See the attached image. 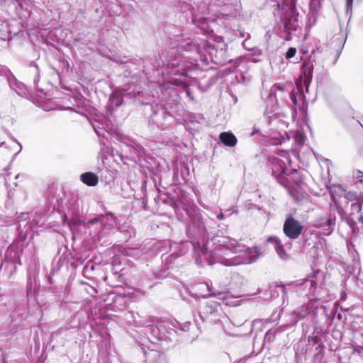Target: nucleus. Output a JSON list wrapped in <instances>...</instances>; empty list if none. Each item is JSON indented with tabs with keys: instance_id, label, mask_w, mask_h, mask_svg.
Instances as JSON below:
<instances>
[{
	"instance_id": "9",
	"label": "nucleus",
	"mask_w": 363,
	"mask_h": 363,
	"mask_svg": "<svg viewBox=\"0 0 363 363\" xmlns=\"http://www.w3.org/2000/svg\"><path fill=\"white\" fill-rule=\"evenodd\" d=\"M220 306L217 303H208L203 308L202 312L200 314L201 318L204 319H211V322H216L217 319L215 318L217 317V315L219 312Z\"/></svg>"
},
{
	"instance_id": "8",
	"label": "nucleus",
	"mask_w": 363,
	"mask_h": 363,
	"mask_svg": "<svg viewBox=\"0 0 363 363\" xmlns=\"http://www.w3.org/2000/svg\"><path fill=\"white\" fill-rule=\"evenodd\" d=\"M284 29L289 34L293 30H297L301 28L298 20V15H295L293 11L287 14L283 19Z\"/></svg>"
},
{
	"instance_id": "31",
	"label": "nucleus",
	"mask_w": 363,
	"mask_h": 363,
	"mask_svg": "<svg viewBox=\"0 0 363 363\" xmlns=\"http://www.w3.org/2000/svg\"><path fill=\"white\" fill-rule=\"evenodd\" d=\"M93 125V128H94V130L95 131V133L98 135H101V133H100V131L99 130V129L94 125Z\"/></svg>"
},
{
	"instance_id": "21",
	"label": "nucleus",
	"mask_w": 363,
	"mask_h": 363,
	"mask_svg": "<svg viewBox=\"0 0 363 363\" xmlns=\"http://www.w3.org/2000/svg\"><path fill=\"white\" fill-rule=\"evenodd\" d=\"M354 177L357 179V184H363V172L357 170L354 174Z\"/></svg>"
},
{
	"instance_id": "15",
	"label": "nucleus",
	"mask_w": 363,
	"mask_h": 363,
	"mask_svg": "<svg viewBox=\"0 0 363 363\" xmlns=\"http://www.w3.org/2000/svg\"><path fill=\"white\" fill-rule=\"evenodd\" d=\"M311 312V309L308 306H304L301 311H295L293 312V315H295L294 320V323H296L299 320H303L306 318Z\"/></svg>"
},
{
	"instance_id": "11",
	"label": "nucleus",
	"mask_w": 363,
	"mask_h": 363,
	"mask_svg": "<svg viewBox=\"0 0 363 363\" xmlns=\"http://www.w3.org/2000/svg\"><path fill=\"white\" fill-rule=\"evenodd\" d=\"M335 221L331 218L322 219L319 223L315 225V227L321 229V232L325 235H329L332 233L334 229Z\"/></svg>"
},
{
	"instance_id": "27",
	"label": "nucleus",
	"mask_w": 363,
	"mask_h": 363,
	"mask_svg": "<svg viewBox=\"0 0 363 363\" xmlns=\"http://www.w3.org/2000/svg\"><path fill=\"white\" fill-rule=\"evenodd\" d=\"M178 169H176L174 172V182L179 183L180 181L178 177Z\"/></svg>"
},
{
	"instance_id": "24",
	"label": "nucleus",
	"mask_w": 363,
	"mask_h": 363,
	"mask_svg": "<svg viewBox=\"0 0 363 363\" xmlns=\"http://www.w3.org/2000/svg\"><path fill=\"white\" fill-rule=\"evenodd\" d=\"M184 91H185V93H186V96H188V97H189L191 101H194V96H193V95H192V94H191V90H190L189 87V86H186L185 85Z\"/></svg>"
},
{
	"instance_id": "1",
	"label": "nucleus",
	"mask_w": 363,
	"mask_h": 363,
	"mask_svg": "<svg viewBox=\"0 0 363 363\" xmlns=\"http://www.w3.org/2000/svg\"><path fill=\"white\" fill-rule=\"evenodd\" d=\"M187 233L194 252L198 255L196 262L203 265L206 260L209 265L220 263L225 266H237L252 264L260 256L257 246L247 247L235 239L216 235L212 238L213 250H208V235L204 222L197 218L188 228Z\"/></svg>"
},
{
	"instance_id": "29",
	"label": "nucleus",
	"mask_w": 363,
	"mask_h": 363,
	"mask_svg": "<svg viewBox=\"0 0 363 363\" xmlns=\"http://www.w3.org/2000/svg\"><path fill=\"white\" fill-rule=\"evenodd\" d=\"M23 88H24V85H23V84H20V85H19V89H21V92H18V94L19 95H22V94H26V92H25V91H24V90H23Z\"/></svg>"
},
{
	"instance_id": "32",
	"label": "nucleus",
	"mask_w": 363,
	"mask_h": 363,
	"mask_svg": "<svg viewBox=\"0 0 363 363\" xmlns=\"http://www.w3.org/2000/svg\"><path fill=\"white\" fill-rule=\"evenodd\" d=\"M17 145H18V146L19 149H18V150L17 151V152L15 154V155H17V154H18V153L21 151V150H22L21 145L19 143H17Z\"/></svg>"
},
{
	"instance_id": "20",
	"label": "nucleus",
	"mask_w": 363,
	"mask_h": 363,
	"mask_svg": "<svg viewBox=\"0 0 363 363\" xmlns=\"http://www.w3.org/2000/svg\"><path fill=\"white\" fill-rule=\"evenodd\" d=\"M86 291L91 296L94 298L96 297V294L98 293V291L94 287L88 285L87 288L86 289Z\"/></svg>"
},
{
	"instance_id": "36",
	"label": "nucleus",
	"mask_w": 363,
	"mask_h": 363,
	"mask_svg": "<svg viewBox=\"0 0 363 363\" xmlns=\"http://www.w3.org/2000/svg\"><path fill=\"white\" fill-rule=\"evenodd\" d=\"M2 145H4V143H1L0 144V146H1Z\"/></svg>"
},
{
	"instance_id": "13",
	"label": "nucleus",
	"mask_w": 363,
	"mask_h": 363,
	"mask_svg": "<svg viewBox=\"0 0 363 363\" xmlns=\"http://www.w3.org/2000/svg\"><path fill=\"white\" fill-rule=\"evenodd\" d=\"M80 180L87 186H95L99 182V177L92 172H85L81 174Z\"/></svg>"
},
{
	"instance_id": "19",
	"label": "nucleus",
	"mask_w": 363,
	"mask_h": 363,
	"mask_svg": "<svg viewBox=\"0 0 363 363\" xmlns=\"http://www.w3.org/2000/svg\"><path fill=\"white\" fill-rule=\"evenodd\" d=\"M296 53V49L294 48H290L286 55H285V57L287 59V60H290L291 58H292L293 57L295 56Z\"/></svg>"
},
{
	"instance_id": "33",
	"label": "nucleus",
	"mask_w": 363,
	"mask_h": 363,
	"mask_svg": "<svg viewBox=\"0 0 363 363\" xmlns=\"http://www.w3.org/2000/svg\"><path fill=\"white\" fill-rule=\"evenodd\" d=\"M201 9H202V13H204L205 11L207 10L206 5L205 4H203Z\"/></svg>"
},
{
	"instance_id": "25",
	"label": "nucleus",
	"mask_w": 363,
	"mask_h": 363,
	"mask_svg": "<svg viewBox=\"0 0 363 363\" xmlns=\"http://www.w3.org/2000/svg\"><path fill=\"white\" fill-rule=\"evenodd\" d=\"M353 0H346V11L348 13L352 11Z\"/></svg>"
},
{
	"instance_id": "5",
	"label": "nucleus",
	"mask_w": 363,
	"mask_h": 363,
	"mask_svg": "<svg viewBox=\"0 0 363 363\" xmlns=\"http://www.w3.org/2000/svg\"><path fill=\"white\" fill-rule=\"evenodd\" d=\"M191 295L196 299H199L222 295V294L217 292L208 283L201 282L192 286V294Z\"/></svg>"
},
{
	"instance_id": "16",
	"label": "nucleus",
	"mask_w": 363,
	"mask_h": 363,
	"mask_svg": "<svg viewBox=\"0 0 363 363\" xmlns=\"http://www.w3.org/2000/svg\"><path fill=\"white\" fill-rule=\"evenodd\" d=\"M273 162H276V164L272 168L273 174H285L286 166L284 162L279 159H273Z\"/></svg>"
},
{
	"instance_id": "4",
	"label": "nucleus",
	"mask_w": 363,
	"mask_h": 363,
	"mask_svg": "<svg viewBox=\"0 0 363 363\" xmlns=\"http://www.w3.org/2000/svg\"><path fill=\"white\" fill-rule=\"evenodd\" d=\"M303 226L291 215H289L283 225L284 235L291 240H296L301 235Z\"/></svg>"
},
{
	"instance_id": "12",
	"label": "nucleus",
	"mask_w": 363,
	"mask_h": 363,
	"mask_svg": "<svg viewBox=\"0 0 363 363\" xmlns=\"http://www.w3.org/2000/svg\"><path fill=\"white\" fill-rule=\"evenodd\" d=\"M123 89L116 90L109 98L110 105L115 107H119L123 103V96L129 95Z\"/></svg>"
},
{
	"instance_id": "23",
	"label": "nucleus",
	"mask_w": 363,
	"mask_h": 363,
	"mask_svg": "<svg viewBox=\"0 0 363 363\" xmlns=\"http://www.w3.org/2000/svg\"><path fill=\"white\" fill-rule=\"evenodd\" d=\"M319 1L318 0H311L310 6L313 10H316L319 7Z\"/></svg>"
},
{
	"instance_id": "17",
	"label": "nucleus",
	"mask_w": 363,
	"mask_h": 363,
	"mask_svg": "<svg viewBox=\"0 0 363 363\" xmlns=\"http://www.w3.org/2000/svg\"><path fill=\"white\" fill-rule=\"evenodd\" d=\"M344 43L345 41H343V39L340 37H334L332 40L331 44H335L337 57L340 55Z\"/></svg>"
},
{
	"instance_id": "30",
	"label": "nucleus",
	"mask_w": 363,
	"mask_h": 363,
	"mask_svg": "<svg viewBox=\"0 0 363 363\" xmlns=\"http://www.w3.org/2000/svg\"><path fill=\"white\" fill-rule=\"evenodd\" d=\"M275 87L278 89L279 91H283L284 90V87L282 85L278 84L276 85Z\"/></svg>"
},
{
	"instance_id": "10",
	"label": "nucleus",
	"mask_w": 363,
	"mask_h": 363,
	"mask_svg": "<svg viewBox=\"0 0 363 363\" xmlns=\"http://www.w3.org/2000/svg\"><path fill=\"white\" fill-rule=\"evenodd\" d=\"M267 242L272 243L278 255V256L283 260H287L289 255L286 252L284 249L283 245L280 239L276 236H269L267 238Z\"/></svg>"
},
{
	"instance_id": "7",
	"label": "nucleus",
	"mask_w": 363,
	"mask_h": 363,
	"mask_svg": "<svg viewBox=\"0 0 363 363\" xmlns=\"http://www.w3.org/2000/svg\"><path fill=\"white\" fill-rule=\"evenodd\" d=\"M313 70V61L311 60V56L308 60H304L301 66V77H303V82L308 90V85L310 84Z\"/></svg>"
},
{
	"instance_id": "14",
	"label": "nucleus",
	"mask_w": 363,
	"mask_h": 363,
	"mask_svg": "<svg viewBox=\"0 0 363 363\" xmlns=\"http://www.w3.org/2000/svg\"><path fill=\"white\" fill-rule=\"evenodd\" d=\"M220 140L226 146L233 147L237 144L236 137L230 132H223L220 134Z\"/></svg>"
},
{
	"instance_id": "2",
	"label": "nucleus",
	"mask_w": 363,
	"mask_h": 363,
	"mask_svg": "<svg viewBox=\"0 0 363 363\" xmlns=\"http://www.w3.org/2000/svg\"><path fill=\"white\" fill-rule=\"evenodd\" d=\"M184 50L182 49V45L178 48H171L164 55L161 57L162 65L158 63L157 67H166V69L177 68L172 71H166V80L168 84L174 86L182 84L186 85L187 77L192 78L191 72L199 66L195 61L190 60L185 57L187 55Z\"/></svg>"
},
{
	"instance_id": "3",
	"label": "nucleus",
	"mask_w": 363,
	"mask_h": 363,
	"mask_svg": "<svg viewBox=\"0 0 363 363\" xmlns=\"http://www.w3.org/2000/svg\"><path fill=\"white\" fill-rule=\"evenodd\" d=\"M225 43L210 45L203 42L202 45H197L192 40L184 41L182 49L184 50L187 55L185 57L190 60L198 61L208 65L210 62L218 65H225L228 62H232L227 55V48Z\"/></svg>"
},
{
	"instance_id": "18",
	"label": "nucleus",
	"mask_w": 363,
	"mask_h": 363,
	"mask_svg": "<svg viewBox=\"0 0 363 363\" xmlns=\"http://www.w3.org/2000/svg\"><path fill=\"white\" fill-rule=\"evenodd\" d=\"M299 95V96L301 98H302L303 96V94L301 93L300 90L298 88H297L296 90L294 89L293 91H291L290 93V98H291V100L292 101L294 105L296 106L297 105V103H298V101H297V96Z\"/></svg>"
},
{
	"instance_id": "6",
	"label": "nucleus",
	"mask_w": 363,
	"mask_h": 363,
	"mask_svg": "<svg viewBox=\"0 0 363 363\" xmlns=\"http://www.w3.org/2000/svg\"><path fill=\"white\" fill-rule=\"evenodd\" d=\"M317 272H313L306 279L301 281L298 285L303 286L306 291L305 295L308 296L313 294L317 288Z\"/></svg>"
},
{
	"instance_id": "34",
	"label": "nucleus",
	"mask_w": 363,
	"mask_h": 363,
	"mask_svg": "<svg viewBox=\"0 0 363 363\" xmlns=\"http://www.w3.org/2000/svg\"><path fill=\"white\" fill-rule=\"evenodd\" d=\"M217 217H218V218L219 220H222V219H223L224 216H223V213H220V214L218 215V216H217Z\"/></svg>"
},
{
	"instance_id": "26",
	"label": "nucleus",
	"mask_w": 363,
	"mask_h": 363,
	"mask_svg": "<svg viewBox=\"0 0 363 363\" xmlns=\"http://www.w3.org/2000/svg\"><path fill=\"white\" fill-rule=\"evenodd\" d=\"M184 172H186L188 174V172H189V169H188V167H184V168H182V170H181V174H182V179H183L184 182H186V177H185V176H184Z\"/></svg>"
},
{
	"instance_id": "22",
	"label": "nucleus",
	"mask_w": 363,
	"mask_h": 363,
	"mask_svg": "<svg viewBox=\"0 0 363 363\" xmlns=\"http://www.w3.org/2000/svg\"><path fill=\"white\" fill-rule=\"evenodd\" d=\"M177 257V255L174 254H172L170 255H168L166 258V262L167 264H170Z\"/></svg>"
},
{
	"instance_id": "28",
	"label": "nucleus",
	"mask_w": 363,
	"mask_h": 363,
	"mask_svg": "<svg viewBox=\"0 0 363 363\" xmlns=\"http://www.w3.org/2000/svg\"><path fill=\"white\" fill-rule=\"evenodd\" d=\"M244 60V58L242 57H240V58H238L235 62V65L234 67H238L239 66V65Z\"/></svg>"
},
{
	"instance_id": "35",
	"label": "nucleus",
	"mask_w": 363,
	"mask_h": 363,
	"mask_svg": "<svg viewBox=\"0 0 363 363\" xmlns=\"http://www.w3.org/2000/svg\"><path fill=\"white\" fill-rule=\"evenodd\" d=\"M220 299H222L223 301H225V299H226V296H223L220 297Z\"/></svg>"
}]
</instances>
